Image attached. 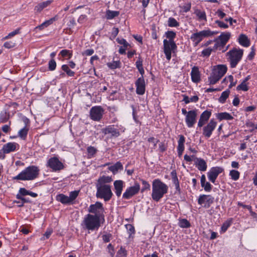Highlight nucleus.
Returning <instances> with one entry per match:
<instances>
[{
	"mask_svg": "<svg viewBox=\"0 0 257 257\" xmlns=\"http://www.w3.org/2000/svg\"><path fill=\"white\" fill-rule=\"evenodd\" d=\"M238 42L240 45L244 47H249L250 44V40L247 36L243 34H241L239 36Z\"/></svg>",
	"mask_w": 257,
	"mask_h": 257,
	"instance_id": "393cba45",
	"label": "nucleus"
},
{
	"mask_svg": "<svg viewBox=\"0 0 257 257\" xmlns=\"http://www.w3.org/2000/svg\"><path fill=\"white\" fill-rule=\"evenodd\" d=\"M49 69L51 71H53L55 69L56 66V62L54 60L52 59L49 62Z\"/></svg>",
	"mask_w": 257,
	"mask_h": 257,
	"instance_id": "bf43d9fd",
	"label": "nucleus"
},
{
	"mask_svg": "<svg viewBox=\"0 0 257 257\" xmlns=\"http://www.w3.org/2000/svg\"><path fill=\"white\" fill-rule=\"evenodd\" d=\"M40 170L36 166H30L26 168L18 175L13 177L14 180L31 181L36 179L39 174Z\"/></svg>",
	"mask_w": 257,
	"mask_h": 257,
	"instance_id": "20e7f679",
	"label": "nucleus"
},
{
	"mask_svg": "<svg viewBox=\"0 0 257 257\" xmlns=\"http://www.w3.org/2000/svg\"><path fill=\"white\" fill-rule=\"evenodd\" d=\"M148 141L149 143L152 144V145H153V148H155L156 147L157 143L158 142V141L155 139L154 137H151L149 138Z\"/></svg>",
	"mask_w": 257,
	"mask_h": 257,
	"instance_id": "69168bd1",
	"label": "nucleus"
},
{
	"mask_svg": "<svg viewBox=\"0 0 257 257\" xmlns=\"http://www.w3.org/2000/svg\"><path fill=\"white\" fill-rule=\"evenodd\" d=\"M52 3V1L48 0L40 3L35 7V10L37 12H41L44 9L47 8Z\"/></svg>",
	"mask_w": 257,
	"mask_h": 257,
	"instance_id": "c85d7f7f",
	"label": "nucleus"
},
{
	"mask_svg": "<svg viewBox=\"0 0 257 257\" xmlns=\"http://www.w3.org/2000/svg\"><path fill=\"white\" fill-rule=\"evenodd\" d=\"M171 175L172 177V182L174 185L179 183L176 171L174 170L172 171L171 173Z\"/></svg>",
	"mask_w": 257,
	"mask_h": 257,
	"instance_id": "864d4df0",
	"label": "nucleus"
},
{
	"mask_svg": "<svg viewBox=\"0 0 257 257\" xmlns=\"http://www.w3.org/2000/svg\"><path fill=\"white\" fill-rule=\"evenodd\" d=\"M243 50L239 48H234L227 53V60L229 62L230 67L235 68L240 61L243 56Z\"/></svg>",
	"mask_w": 257,
	"mask_h": 257,
	"instance_id": "39448f33",
	"label": "nucleus"
},
{
	"mask_svg": "<svg viewBox=\"0 0 257 257\" xmlns=\"http://www.w3.org/2000/svg\"><path fill=\"white\" fill-rule=\"evenodd\" d=\"M123 166L121 163L119 162H116L113 165H112L109 167V170L112 172L113 174L116 173L118 170H122Z\"/></svg>",
	"mask_w": 257,
	"mask_h": 257,
	"instance_id": "72a5a7b5",
	"label": "nucleus"
},
{
	"mask_svg": "<svg viewBox=\"0 0 257 257\" xmlns=\"http://www.w3.org/2000/svg\"><path fill=\"white\" fill-rule=\"evenodd\" d=\"M232 223V219L228 220L224 222L221 227V232L222 233L225 232L228 228L231 225Z\"/></svg>",
	"mask_w": 257,
	"mask_h": 257,
	"instance_id": "de8ad7c7",
	"label": "nucleus"
},
{
	"mask_svg": "<svg viewBox=\"0 0 257 257\" xmlns=\"http://www.w3.org/2000/svg\"><path fill=\"white\" fill-rule=\"evenodd\" d=\"M141 182L143 185V187L142 188V192H144L146 190H150L151 186L150 184L147 181L142 179Z\"/></svg>",
	"mask_w": 257,
	"mask_h": 257,
	"instance_id": "603ef678",
	"label": "nucleus"
},
{
	"mask_svg": "<svg viewBox=\"0 0 257 257\" xmlns=\"http://www.w3.org/2000/svg\"><path fill=\"white\" fill-rule=\"evenodd\" d=\"M197 110H191L188 111V114L185 116V120L188 127H193L197 120Z\"/></svg>",
	"mask_w": 257,
	"mask_h": 257,
	"instance_id": "2eb2a0df",
	"label": "nucleus"
},
{
	"mask_svg": "<svg viewBox=\"0 0 257 257\" xmlns=\"http://www.w3.org/2000/svg\"><path fill=\"white\" fill-rule=\"evenodd\" d=\"M56 20V17L50 19L47 21H45L40 25L37 26L36 29H38L40 30H43L44 28L47 27L48 26L53 23L54 21Z\"/></svg>",
	"mask_w": 257,
	"mask_h": 257,
	"instance_id": "e433bc0d",
	"label": "nucleus"
},
{
	"mask_svg": "<svg viewBox=\"0 0 257 257\" xmlns=\"http://www.w3.org/2000/svg\"><path fill=\"white\" fill-rule=\"evenodd\" d=\"M167 24L170 27H178L180 25L179 23L173 17L169 18Z\"/></svg>",
	"mask_w": 257,
	"mask_h": 257,
	"instance_id": "a19ab883",
	"label": "nucleus"
},
{
	"mask_svg": "<svg viewBox=\"0 0 257 257\" xmlns=\"http://www.w3.org/2000/svg\"><path fill=\"white\" fill-rule=\"evenodd\" d=\"M217 33V31H212L209 29H207L192 34L190 39L192 41L193 45L197 46L204 38L214 36Z\"/></svg>",
	"mask_w": 257,
	"mask_h": 257,
	"instance_id": "423d86ee",
	"label": "nucleus"
},
{
	"mask_svg": "<svg viewBox=\"0 0 257 257\" xmlns=\"http://www.w3.org/2000/svg\"><path fill=\"white\" fill-rule=\"evenodd\" d=\"M194 164L196 167L200 171H205L207 169L206 161L201 158H194Z\"/></svg>",
	"mask_w": 257,
	"mask_h": 257,
	"instance_id": "aec40b11",
	"label": "nucleus"
},
{
	"mask_svg": "<svg viewBox=\"0 0 257 257\" xmlns=\"http://www.w3.org/2000/svg\"><path fill=\"white\" fill-rule=\"evenodd\" d=\"M211 115V111L210 110H206L204 111L200 116L197 124L198 127H201L203 126L209 119Z\"/></svg>",
	"mask_w": 257,
	"mask_h": 257,
	"instance_id": "f3484780",
	"label": "nucleus"
},
{
	"mask_svg": "<svg viewBox=\"0 0 257 257\" xmlns=\"http://www.w3.org/2000/svg\"><path fill=\"white\" fill-rule=\"evenodd\" d=\"M168 186L159 179H155L152 182V199L159 202L168 192Z\"/></svg>",
	"mask_w": 257,
	"mask_h": 257,
	"instance_id": "7ed1b4c3",
	"label": "nucleus"
},
{
	"mask_svg": "<svg viewBox=\"0 0 257 257\" xmlns=\"http://www.w3.org/2000/svg\"><path fill=\"white\" fill-rule=\"evenodd\" d=\"M88 211L89 213L94 214L93 215L104 217V208L102 204L100 202H96L95 204L90 205Z\"/></svg>",
	"mask_w": 257,
	"mask_h": 257,
	"instance_id": "ddd939ff",
	"label": "nucleus"
},
{
	"mask_svg": "<svg viewBox=\"0 0 257 257\" xmlns=\"http://www.w3.org/2000/svg\"><path fill=\"white\" fill-rule=\"evenodd\" d=\"M112 181L111 177L102 176L100 177L95 184L96 188V197L97 198L103 199L107 202L110 200L113 193L111 189V186L107 183Z\"/></svg>",
	"mask_w": 257,
	"mask_h": 257,
	"instance_id": "f257e3e1",
	"label": "nucleus"
},
{
	"mask_svg": "<svg viewBox=\"0 0 257 257\" xmlns=\"http://www.w3.org/2000/svg\"><path fill=\"white\" fill-rule=\"evenodd\" d=\"M201 186L204 188L206 192H209L212 189V185L209 182L206 181V177L205 175H202L201 176Z\"/></svg>",
	"mask_w": 257,
	"mask_h": 257,
	"instance_id": "bb28decb",
	"label": "nucleus"
},
{
	"mask_svg": "<svg viewBox=\"0 0 257 257\" xmlns=\"http://www.w3.org/2000/svg\"><path fill=\"white\" fill-rule=\"evenodd\" d=\"M126 229H127V233H128L129 238H133L134 235L135 233V229L134 226L130 224H127L125 225Z\"/></svg>",
	"mask_w": 257,
	"mask_h": 257,
	"instance_id": "ea45409f",
	"label": "nucleus"
},
{
	"mask_svg": "<svg viewBox=\"0 0 257 257\" xmlns=\"http://www.w3.org/2000/svg\"><path fill=\"white\" fill-rule=\"evenodd\" d=\"M229 93L230 90L229 89H227L225 91L222 92L220 96L218 98L219 102L221 103H224L225 102L226 99L228 97Z\"/></svg>",
	"mask_w": 257,
	"mask_h": 257,
	"instance_id": "4c0bfd02",
	"label": "nucleus"
},
{
	"mask_svg": "<svg viewBox=\"0 0 257 257\" xmlns=\"http://www.w3.org/2000/svg\"><path fill=\"white\" fill-rule=\"evenodd\" d=\"M227 68L225 65H218L213 67L212 72L220 78L226 73Z\"/></svg>",
	"mask_w": 257,
	"mask_h": 257,
	"instance_id": "6ab92c4d",
	"label": "nucleus"
},
{
	"mask_svg": "<svg viewBox=\"0 0 257 257\" xmlns=\"http://www.w3.org/2000/svg\"><path fill=\"white\" fill-rule=\"evenodd\" d=\"M18 146V144L16 143H8L3 146L2 150L5 154H9L16 151Z\"/></svg>",
	"mask_w": 257,
	"mask_h": 257,
	"instance_id": "4be33fe9",
	"label": "nucleus"
},
{
	"mask_svg": "<svg viewBox=\"0 0 257 257\" xmlns=\"http://www.w3.org/2000/svg\"><path fill=\"white\" fill-rule=\"evenodd\" d=\"M195 14L198 17V19L199 21H207L206 13L204 11H201L200 10H197L195 12Z\"/></svg>",
	"mask_w": 257,
	"mask_h": 257,
	"instance_id": "79ce46f5",
	"label": "nucleus"
},
{
	"mask_svg": "<svg viewBox=\"0 0 257 257\" xmlns=\"http://www.w3.org/2000/svg\"><path fill=\"white\" fill-rule=\"evenodd\" d=\"M215 23L217 24L218 26L222 29H227L228 28V25L225 23L224 22L216 20Z\"/></svg>",
	"mask_w": 257,
	"mask_h": 257,
	"instance_id": "13d9d810",
	"label": "nucleus"
},
{
	"mask_svg": "<svg viewBox=\"0 0 257 257\" xmlns=\"http://www.w3.org/2000/svg\"><path fill=\"white\" fill-rule=\"evenodd\" d=\"M104 111L101 106H93L90 110V117L94 121H99L102 118Z\"/></svg>",
	"mask_w": 257,
	"mask_h": 257,
	"instance_id": "6e6552de",
	"label": "nucleus"
},
{
	"mask_svg": "<svg viewBox=\"0 0 257 257\" xmlns=\"http://www.w3.org/2000/svg\"><path fill=\"white\" fill-rule=\"evenodd\" d=\"M217 126V122L211 119L209 122L203 127L202 134L207 139L209 138Z\"/></svg>",
	"mask_w": 257,
	"mask_h": 257,
	"instance_id": "1a4fd4ad",
	"label": "nucleus"
},
{
	"mask_svg": "<svg viewBox=\"0 0 257 257\" xmlns=\"http://www.w3.org/2000/svg\"><path fill=\"white\" fill-rule=\"evenodd\" d=\"M220 79V78L212 71L210 76L208 77V82H209L210 84H214L216 83Z\"/></svg>",
	"mask_w": 257,
	"mask_h": 257,
	"instance_id": "58836bf2",
	"label": "nucleus"
},
{
	"mask_svg": "<svg viewBox=\"0 0 257 257\" xmlns=\"http://www.w3.org/2000/svg\"><path fill=\"white\" fill-rule=\"evenodd\" d=\"M80 191L75 190L69 193V196H65V204H73L75 203L76 198L78 197Z\"/></svg>",
	"mask_w": 257,
	"mask_h": 257,
	"instance_id": "412c9836",
	"label": "nucleus"
},
{
	"mask_svg": "<svg viewBox=\"0 0 257 257\" xmlns=\"http://www.w3.org/2000/svg\"><path fill=\"white\" fill-rule=\"evenodd\" d=\"M47 166L52 169L53 171H60L64 167L63 163L56 157H52L48 160Z\"/></svg>",
	"mask_w": 257,
	"mask_h": 257,
	"instance_id": "f8f14e48",
	"label": "nucleus"
},
{
	"mask_svg": "<svg viewBox=\"0 0 257 257\" xmlns=\"http://www.w3.org/2000/svg\"><path fill=\"white\" fill-rule=\"evenodd\" d=\"M29 191L26 189L25 188H21L19 189V193L22 196H26L29 195Z\"/></svg>",
	"mask_w": 257,
	"mask_h": 257,
	"instance_id": "338daca9",
	"label": "nucleus"
},
{
	"mask_svg": "<svg viewBox=\"0 0 257 257\" xmlns=\"http://www.w3.org/2000/svg\"><path fill=\"white\" fill-rule=\"evenodd\" d=\"M224 171L221 167H212L207 173V177L209 180L212 183L215 184L216 180L218 176Z\"/></svg>",
	"mask_w": 257,
	"mask_h": 257,
	"instance_id": "9b49d317",
	"label": "nucleus"
},
{
	"mask_svg": "<svg viewBox=\"0 0 257 257\" xmlns=\"http://www.w3.org/2000/svg\"><path fill=\"white\" fill-rule=\"evenodd\" d=\"M166 37L169 39L168 41H174V39L176 37V33L172 31H168L165 33Z\"/></svg>",
	"mask_w": 257,
	"mask_h": 257,
	"instance_id": "8fccbe9b",
	"label": "nucleus"
},
{
	"mask_svg": "<svg viewBox=\"0 0 257 257\" xmlns=\"http://www.w3.org/2000/svg\"><path fill=\"white\" fill-rule=\"evenodd\" d=\"M10 113L6 110L1 111L0 113V122L5 123L10 118Z\"/></svg>",
	"mask_w": 257,
	"mask_h": 257,
	"instance_id": "f704fd0d",
	"label": "nucleus"
},
{
	"mask_svg": "<svg viewBox=\"0 0 257 257\" xmlns=\"http://www.w3.org/2000/svg\"><path fill=\"white\" fill-rule=\"evenodd\" d=\"M136 65L138 71L144 68L143 67V61L140 57H139L138 60L136 61Z\"/></svg>",
	"mask_w": 257,
	"mask_h": 257,
	"instance_id": "052dcab7",
	"label": "nucleus"
},
{
	"mask_svg": "<svg viewBox=\"0 0 257 257\" xmlns=\"http://www.w3.org/2000/svg\"><path fill=\"white\" fill-rule=\"evenodd\" d=\"M229 175L230 176L232 180L234 181H236L239 178L240 173L237 170H232L230 171Z\"/></svg>",
	"mask_w": 257,
	"mask_h": 257,
	"instance_id": "a18cd8bd",
	"label": "nucleus"
},
{
	"mask_svg": "<svg viewBox=\"0 0 257 257\" xmlns=\"http://www.w3.org/2000/svg\"><path fill=\"white\" fill-rule=\"evenodd\" d=\"M29 130V126H25L21 129L18 132V136L23 140H25L27 138L28 131Z\"/></svg>",
	"mask_w": 257,
	"mask_h": 257,
	"instance_id": "c9c22d12",
	"label": "nucleus"
},
{
	"mask_svg": "<svg viewBox=\"0 0 257 257\" xmlns=\"http://www.w3.org/2000/svg\"><path fill=\"white\" fill-rule=\"evenodd\" d=\"M228 82L230 83L229 85H228V87L229 88H231L236 85L237 83V80H234L233 76L230 75L225 77L222 81V83H227Z\"/></svg>",
	"mask_w": 257,
	"mask_h": 257,
	"instance_id": "c756f323",
	"label": "nucleus"
},
{
	"mask_svg": "<svg viewBox=\"0 0 257 257\" xmlns=\"http://www.w3.org/2000/svg\"><path fill=\"white\" fill-rule=\"evenodd\" d=\"M163 49L166 59L168 61H170L171 59L172 53L177 49V46L174 41L164 39L163 41Z\"/></svg>",
	"mask_w": 257,
	"mask_h": 257,
	"instance_id": "0eeeda50",
	"label": "nucleus"
},
{
	"mask_svg": "<svg viewBox=\"0 0 257 257\" xmlns=\"http://www.w3.org/2000/svg\"><path fill=\"white\" fill-rule=\"evenodd\" d=\"M214 198L210 195H200L198 199V203L205 208H209L213 203Z\"/></svg>",
	"mask_w": 257,
	"mask_h": 257,
	"instance_id": "9d476101",
	"label": "nucleus"
},
{
	"mask_svg": "<svg viewBox=\"0 0 257 257\" xmlns=\"http://www.w3.org/2000/svg\"><path fill=\"white\" fill-rule=\"evenodd\" d=\"M117 41L119 44L122 45L124 47H127L129 45L127 41L124 39H117Z\"/></svg>",
	"mask_w": 257,
	"mask_h": 257,
	"instance_id": "0e129e2a",
	"label": "nucleus"
},
{
	"mask_svg": "<svg viewBox=\"0 0 257 257\" xmlns=\"http://www.w3.org/2000/svg\"><path fill=\"white\" fill-rule=\"evenodd\" d=\"M4 46L8 49H10L15 46V43L12 41L6 42L4 43Z\"/></svg>",
	"mask_w": 257,
	"mask_h": 257,
	"instance_id": "680f3d73",
	"label": "nucleus"
},
{
	"mask_svg": "<svg viewBox=\"0 0 257 257\" xmlns=\"http://www.w3.org/2000/svg\"><path fill=\"white\" fill-rule=\"evenodd\" d=\"M101 237L103 241L104 242L107 243L110 241L111 238H112V235L109 233H106L103 234Z\"/></svg>",
	"mask_w": 257,
	"mask_h": 257,
	"instance_id": "5fc2aeb1",
	"label": "nucleus"
},
{
	"mask_svg": "<svg viewBox=\"0 0 257 257\" xmlns=\"http://www.w3.org/2000/svg\"><path fill=\"white\" fill-rule=\"evenodd\" d=\"M20 29H17L15 30V31L10 33L8 34V35L6 36L4 39H9V38H11L14 37V36H15L17 34H19L20 33Z\"/></svg>",
	"mask_w": 257,
	"mask_h": 257,
	"instance_id": "4d7b16f0",
	"label": "nucleus"
},
{
	"mask_svg": "<svg viewBox=\"0 0 257 257\" xmlns=\"http://www.w3.org/2000/svg\"><path fill=\"white\" fill-rule=\"evenodd\" d=\"M236 89L237 90L247 91L248 90V84L242 81V82L237 86Z\"/></svg>",
	"mask_w": 257,
	"mask_h": 257,
	"instance_id": "09e8293b",
	"label": "nucleus"
},
{
	"mask_svg": "<svg viewBox=\"0 0 257 257\" xmlns=\"http://www.w3.org/2000/svg\"><path fill=\"white\" fill-rule=\"evenodd\" d=\"M213 50H214L213 48H211V47H208L206 49H205L203 50L201 52L202 55L204 57H208L210 55Z\"/></svg>",
	"mask_w": 257,
	"mask_h": 257,
	"instance_id": "3c124183",
	"label": "nucleus"
},
{
	"mask_svg": "<svg viewBox=\"0 0 257 257\" xmlns=\"http://www.w3.org/2000/svg\"><path fill=\"white\" fill-rule=\"evenodd\" d=\"M52 232H53L52 229L48 228L47 229L46 231L44 234L43 236L41 238V240H45L46 239H48L50 237Z\"/></svg>",
	"mask_w": 257,
	"mask_h": 257,
	"instance_id": "6e6d98bb",
	"label": "nucleus"
},
{
	"mask_svg": "<svg viewBox=\"0 0 257 257\" xmlns=\"http://www.w3.org/2000/svg\"><path fill=\"white\" fill-rule=\"evenodd\" d=\"M140 190V186L139 183H136L134 185L127 188L123 193L122 197L125 199H129L133 196L137 194Z\"/></svg>",
	"mask_w": 257,
	"mask_h": 257,
	"instance_id": "4468645a",
	"label": "nucleus"
},
{
	"mask_svg": "<svg viewBox=\"0 0 257 257\" xmlns=\"http://www.w3.org/2000/svg\"><path fill=\"white\" fill-rule=\"evenodd\" d=\"M214 41L215 42V44L213 46V49L214 50H219L224 52L227 49L228 46H227L225 50H223L226 44L224 43L223 42H222L220 40H219L218 38L214 39Z\"/></svg>",
	"mask_w": 257,
	"mask_h": 257,
	"instance_id": "cd10ccee",
	"label": "nucleus"
},
{
	"mask_svg": "<svg viewBox=\"0 0 257 257\" xmlns=\"http://www.w3.org/2000/svg\"><path fill=\"white\" fill-rule=\"evenodd\" d=\"M87 155L89 158H91L94 157L95 154L97 152V149L92 146L88 147L87 148Z\"/></svg>",
	"mask_w": 257,
	"mask_h": 257,
	"instance_id": "c03bdc74",
	"label": "nucleus"
},
{
	"mask_svg": "<svg viewBox=\"0 0 257 257\" xmlns=\"http://www.w3.org/2000/svg\"><path fill=\"white\" fill-rule=\"evenodd\" d=\"M136 93L139 95H143L146 91V83L144 77H139L135 82Z\"/></svg>",
	"mask_w": 257,
	"mask_h": 257,
	"instance_id": "dca6fc26",
	"label": "nucleus"
},
{
	"mask_svg": "<svg viewBox=\"0 0 257 257\" xmlns=\"http://www.w3.org/2000/svg\"><path fill=\"white\" fill-rule=\"evenodd\" d=\"M107 66L111 69H115L116 68H120L121 66V63L120 61H113L111 62L107 63Z\"/></svg>",
	"mask_w": 257,
	"mask_h": 257,
	"instance_id": "37998d69",
	"label": "nucleus"
},
{
	"mask_svg": "<svg viewBox=\"0 0 257 257\" xmlns=\"http://www.w3.org/2000/svg\"><path fill=\"white\" fill-rule=\"evenodd\" d=\"M178 224L181 228H188L190 226V222L186 219H180Z\"/></svg>",
	"mask_w": 257,
	"mask_h": 257,
	"instance_id": "49530a36",
	"label": "nucleus"
},
{
	"mask_svg": "<svg viewBox=\"0 0 257 257\" xmlns=\"http://www.w3.org/2000/svg\"><path fill=\"white\" fill-rule=\"evenodd\" d=\"M119 30L117 28L113 27L111 31V36L113 38H114L116 37V36L117 35L118 33Z\"/></svg>",
	"mask_w": 257,
	"mask_h": 257,
	"instance_id": "774afa93",
	"label": "nucleus"
},
{
	"mask_svg": "<svg viewBox=\"0 0 257 257\" xmlns=\"http://www.w3.org/2000/svg\"><path fill=\"white\" fill-rule=\"evenodd\" d=\"M217 117L220 120L223 119L231 120L233 118L230 113L226 112L218 113L217 115Z\"/></svg>",
	"mask_w": 257,
	"mask_h": 257,
	"instance_id": "2f4dec72",
	"label": "nucleus"
},
{
	"mask_svg": "<svg viewBox=\"0 0 257 257\" xmlns=\"http://www.w3.org/2000/svg\"><path fill=\"white\" fill-rule=\"evenodd\" d=\"M102 132L104 135L111 134L112 137H118L120 135L118 130L115 128L114 125H108L103 128Z\"/></svg>",
	"mask_w": 257,
	"mask_h": 257,
	"instance_id": "a211bd4d",
	"label": "nucleus"
},
{
	"mask_svg": "<svg viewBox=\"0 0 257 257\" xmlns=\"http://www.w3.org/2000/svg\"><path fill=\"white\" fill-rule=\"evenodd\" d=\"M191 77L192 81L194 83H198L200 81V73L197 67L194 66L192 67Z\"/></svg>",
	"mask_w": 257,
	"mask_h": 257,
	"instance_id": "5701e85b",
	"label": "nucleus"
},
{
	"mask_svg": "<svg viewBox=\"0 0 257 257\" xmlns=\"http://www.w3.org/2000/svg\"><path fill=\"white\" fill-rule=\"evenodd\" d=\"M119 12L117 11H111L107 10L105 12V17L107 20H112L118 16Z\"/></svg>",
	"mask_w": 257,
	"mask_h": 257,
	"instance_id": "7c9ffc66",
	"label": "nucleus"
},
{
	"mask_svg": "<svg viewBox=\"0 0 257 257\" xmlns=\"http://www.w3.org/2000/svg\"><path fill=\"white\" fill-rule=\"evenodd\" d=\"M104 221L103 216L97 215L87 214L86 215L81 223L83 229L90 231L97 230Z\"/></svg>",
	"mask_w": 257,
	"mask_h": 257,
	"instance_id": "f03ea898",
	"label": "nucleus"
},
{
	"mask_svg": "<svg viewBox=\"0 0 257 257\" xmlns=\"http://www.w3.org/2000/svg\"><path fill=\"white\" fill-rule=\"evenodd\" d=\"M231 36V33L229 32H222L217 38L225 44L228 41Z\"/></svg>",
	"mask_w": 257,
	"mask_h": 257,
	"instance_id": "473e14b6",
	"label": "nucleus"
},
{
	"mask_svg": "<svg viewBox=\"0 0 257 257\" xmlns=\"http://www.w3.org/2000/svg\"><path fill=\"white\" fill-rule=\"evenodd\" d=\"M191 7V3H189L185 4L184 6H183L182 7V9L183 10L184 12L187 13L190 10Z\"/></svg>",
	"mask_w": 257,
	"mask_h": 257,
	"instance_id": "e2e57ef3",
	"label": "nucleus"
},
{
	"mask_svg": "<svg viewBox=\"0 0 257 257\" xmlns=\"http://www.w3.org/2000/svg\"><path fill=\"white\" fill-rule=\"evenodd\" d=\"M115 193L117 197H119L123 189V182L122 180H116L113 183Z\"/></svg>",
	"mask_w": 257,
	"mask_h": 257,
	"instance_id": "a878e982",
	"label": "nucleus"
},
{
	"mask_svg": "<svg viewBox=\"0 0 257 257\" xmlns=\"http://www.w3.org/2000/svg\"><path fill=\"white\" fill-rule=\"evenodd\" d=\"M179 140L178 141L177 152L179 157L182 155L183 152L185 149L184 143L185 138L183 135L179 136Z\"/></svg>",
	"mask_w": 257,
	"mask_h": 257,
	"instance_id": "b1692460",
	"label": "nucleus"
}]
</instances>
